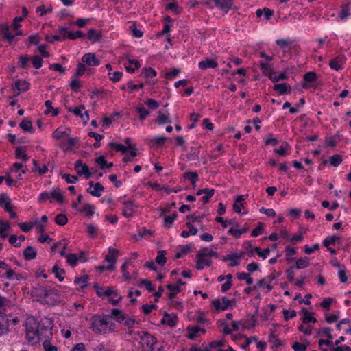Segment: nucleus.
I'll return each instance as SVG.
<instances>
[{
    "label": "nucleus",
    "mask_w": 351,
    "mask_h": 351,
    "mask_svg": "<svg viewBox=\"0 0 351 351\" xmlns=\"http://www.w3.org/2000/svg\"><path fill=\"white\" fill-rule=\"evenodd\" d=\"M110 317L121 322L125 319V316L123 313L118 309H112L110 314Z\"/></svg>",
    "instance_id": "obj_43"
},
{
    "label": "nucleus",
    "mask_w": 351,
    "mask_h": 351,
    "mask_svg": "<svg viewBox=\"0 0 351 351\" xmlns=\"http://www.w3.org/2000/svg\"><path fill=\"white\" fill-rule=\"evenodd\" d=\"M273 89L277 91L280 95H284L287 93L288 86L285 83L276 84L274 86ZM289 92L291 91V87L289 88Z\"/></svg>",
    "instance_id": "obj_35"
},
{
    "label": "nucleus",
    "mask_w": 351,
    "mask_h": 351,
    "mask_svg": "<svg viewBox=\"0 0 351 351\" xmlns=\"http://www.w3.org/2000/svg\"><path fill=\"white\" fill-rule=\"evenodd\" d=\"M29 60H30V57H29L27 56H20L19 57V62L21 64V67L22 69H27L29 66Z\"/></svg>",
    "instance_id": "obj_64"
},
{
    "label": "nucleus",
    "mask_w": 351,
    "mask_h": 351,
    "mask_svg": "<svg viewBox=\"0 0 351 351\" xmlns=\"http://www.w3.org/2000/svg\"><path fill=\"white\" fill-rule=\"evenodd\" d=\"M339 239V237L335 235L328 237L323 241V245L324 247L328 248L329 245H334Z\"/></svg>",
    "instance_id": "obj_54"
},
{
    "label": "nucleus",
    "mask_w": 351,
    "mask_h": 351,
    "mask_svg": "<svg viewBox=\"0 0 351 351\" xmlns=\"http://www.w3.org/2000/svg\"><path fill=\"white\" fill-rule=\"evenodd\" d=\"M50 196L58 203H63L64 197L60 189H55L50 193Z\"/></svg>",
    "instance_id": "obj_40"
},
{
    "label": "nucleus",
    "mask_w": 351,
    "mask_h": 351,
    "mask_svg": "<svg viewBox=\"0 0 351 351\" xmlns=\"http://www.w3.org/2000/svg\"><path fill=\"white\" fill-rule=\"evenodd\" d=\"M40 43V38L37 34H33L29 36L27 40V47H30L31 45H38Z\"/></svg>",
    "instance_id": "obj_61"
},
{
    "label": "nucleus",
    "mask_w": 351,
    "mask_h": 351,
    "mask_svg": "<svg viewBox=\"0 0 351 351\" xmlns=\"http://www.w3.org/2000/svg\"><path fill=\"white\" fill-rule=\"evenodd\" d=\"M260 69L262 71L263 73L270 78L271 75H274V71L271 68H270L269 64L265 62H260Z\"/></svg>",
    "instance_id": "obj_30"
},
{
    "label": "nucleus",
    "mask_w": 351,
    "mask_h": 351,
    "mask_svg": "<svg viewBox=\"0 0 351 351\" xmlns=\"http://www.w3.org/2000/svg\"><path fill=\"white\" fill-rule=\"evenodd\" d=\"M330 163L333 167H338L342 162V157L341 155L335 154L330 157Z\"/></svg>",
    "instance_id": "obj_50"
},
{
    "label": "nucleus",
    "mask_w": 351,
    "mask_h": 351,
    "mask_svg": "<svg viewBox=\"0 0 351 351\" xmlns=\"http://www.w3.org/2000/svg\"><path fill=\"white\" fill-rule=\"evenodd\" d=\"M10 27L8 23H3L0 25V35L2 36L3 38L6 40L8 43L11 44L14 40V35L11 34Z\"/></svg>",
    "instance_id": "obj_11"
},
{
    "label": "nucleus",
    "mask_w": 351,
    "mask_h": 351,
    "mask_svg": "<svg viewBox=\"0 0 351 351\" xmlns=\"http://www.w3.org/2000/svg\"><path fill=\"white\" fill-rule=\"evenodd\" d=\"M0 206L3 207L5 211H10V208H12L11 200L5 194L0 196Z\"/></svg>",
    "instance_id": "obj_22"
},
{
    "label": "nucleus",
    "mask_w": 351,
    "mask_h": 351,
    "mask_svg": "<svg viewBox=\"0 0 351 351\" xmlns=\"http://www.w3.org/2000/svg\"><path fill=\"white\" fill-rule=\"evenodd\" d=\"M213 2H214L216 7L224 10L226 13H227L229 10L235 8L232 0H213Z\"/></svg>",
    "instance_id": "obj_12"
},
{
    "label": "nucleus",
    "mask_w": 351,
    "mask_h": 351,
    "mask_svg": "<svg viewBox=\"0 0 351 351\" xmlns=\"http://www.w3.org/2000/svg\"><path fill=\"white\" fill-rule=\"evenodd\" d=\"M95 162L101 169H109L113 166L112 162H107L104 156H100L95 158Z\"/></svg>",
    "instance_id": "obj_28"
},
{
    "label": "nucleus",
    "mask_w": 351,
    "mask_h": 351,
    "mask_svg": "<svg viewBox=\"0 0 351 351\" xmlns=\"http://www.w3.org/2000/svg\"><path fill=\"white\" fill-rule=\"evenodd\" d=\"M71 129L66 128L62 130L61 128L56 129L52 134V137L56 140H60L65 136H69L71 134Z\"/></svg>",
    "instance_id": "obj_19"
},
{
    "label": "nucleus",
    "mask_w": 351,
    "mask_h": 351,
    "mask_svg": "<svg viewBox=\"0 0 351 351\" xmlns=\"http://www.w3.org/2000/svg\"><path fill=\"white\" fill-rule=\"evenodd\" d=\"M122 213L126 217L132 216V204L130 202H125V206L122 209Z\"/></svg>",
    "instance_id": "obj_57"
},
{
    "label": "nucleus",
    "mask_w": 351,
    "mask_h": 351,
    "mask_svg": "<svg viewBox=\"0 0 351 351\" xmlns=\"http://www.w3.org/2000/svg\"><path fill=\"white\" fill-rule=\"evenodd\" d=\"M98 228L94 224H89L87 226V233L89 237L91 238H94L97 235Z\"/></svg>",
    "instance_id": "obj_58"
},
{
    "label": "nucleus",
    "mask_w": 351,
    "mask_h": 351,
    "mask_svg": "<svg viewBox=\"0 0 351 351\" xmlns=\"http://www.w3.org/2000/svg\"><path fill=\"white\" fill-rule=\"evenodd\" d=\"M19 127L25 132L33 133L34 132L31 121L23 119L19 124Z\"/></svg>",
    "instance_id": "obj_34"
},
{
    "label": "nucleus",
    "mask_w": 351,
    "mask_h": 351,
    "mask_svg": "<svg viewBox=\"0 0 351 351\" xmlns=\"http://www.w3.org/2000/svg\"><path fill=\"white\" fill-rule=\"evenodd\" d=\"M77 141L78 140L75 138H69L66 143H61L59 144V147L64 151H66L71 149L73 146H74Z\"/></svg>",
    "instance_id": "obj_32"
},
{
    "label": "nucleus",
    "mask_w": 351,
    "mask_h": 351,
    "mask_svg": "<svg viewBox=\"0 0 351 351\" xmlns=\"http://www.w3.org/2000/svg\"><path fill=\"white\" fill-rule=\"evenodd\" d=\"M10 228L11 227L8 222L0 221V237L3 239L7 237L8 234L5 232L8 231Z\"/></svg>",
    "instance_id": "obj_38"
},
{
    "label": "nucleus",
    "mask_w": 351,
    "mask_h": 351,
    "mask_svg": "<svg viewBox=\"0 0 351 351\" xmlns=\"http://www.w3.org/2000/svg\"><path fill=\"white\" fill-rule=\"evenodd\" d=\"M43 346L45 351H57V347L51 343L50 339L44 340Z\"/></svg>",
    "instance_id": "obj_60"
},
{
    "label": "nucleus",
    "mask_w": 351,
    "mask_h": 351,
    "mask_svg": "<svg viewBox=\"0 0 351 351\" xmlns=\"http://www.w3.org/2000/svg\"><path fill=\"white\" fill-rule=\"evenodd\" d=\"M350 5V2H348L341 6V11L339 14V16L341 20H345L351 15Z\"/></svg>",
    "instance_id": "obj_26"
},
{
    "label": "nucleus",
    "mask_w": 351,
    "mask_h": 351,
    "mask_svg": "<svg viewBox=\"0 0 351 351\" xmlns=\"http://www.w3.org/2000/svg\"><path fill=\"white\" fill-rule=\"evenodd\" d=\"M199 67L202 70H205L208 68L215 69L217 66V62L213 59H206L199 62Z\"/></svg>",
    "instance_id": "obj_20"
},
{
    "label": "nucleus",
    "mask_w": 351,
    "mask_h": 351,
    "mask_svg": "<svg viewBox=\"0 0 351 351\" xmlns=\"http://www.w3.org/2000/svg\"><path fill=\"white\" fill-rule=\"evenodd\" d=\"M191 251V247L188 245H183L181 248V250L176 252V254H175V258H182L184 255L186 254L187 253H189V252Z\"/></svg>",
    "instance_id": "obj_52"
},
{
    "label": "nucleus",
    "mask_w": 351,
    "mask_h": 351,
    "mask_svg": "<svg viewBox=\"0 0 351 351\" xmlns=\"http://www.w3.org/2000/svg\"><path fill=\"white\" fill-rule=\"evenodd\" d=\"M88 279L89 276L88 275H84L82 277H76L74 280V283L83 289L87 286Z\"/></svg>",
    "instance_id": "obj_37"
},
{
    "label": "nucleus",
    "mask_w": 351,
    "mask_h": 351,
    "mask_svg": "<svg viewBox=\"0 0 351 351\" xmlns=\"http://www.w3.org/2000/svg\"><path fill=\"white\" fill-rule=\"evenodd\" d=\"M60 176L62 179H64L67 183L75 184L78 178L76 176H71L70 174L60 173Z\"/></svg>",
    "instance_id": "obj_51"
},
{
    "label": "nucleus",
    "mask_w": 351,
    "mask_h": 351,
    "mask_svg": "<svg viewBox=\"0 0 351 351\" xmlns=\"http://www.w3.org/2000/svg\"><path fill=\"white\" fill-rule=\"evenodd\" d=\"M308 344L309 342L307 344H304L296 341L293 344L292 348L294 351H306Z\"/></svg>",
    "instance_id": "obj_62"
},
{
    "label": "nucleus",
    "mask_w": 351,
    "mask_h": 351,
    "mask_svg": "<svg viewBox=\"0 0 351 351\" xmlns=\"http://www.w3.org/2000/svg\"><path fill=\"white\" fill-rule=\"evenodd\" d=\"M245 254L244 252H241V253H232L230 254H228L226 256H223L222 258V261L226 262L228 261V260H233L234 259V262H230L228 264V266L230 267H235L240 264L239 259L242 258Z\"/></svg>",
    "instance_id": "obj_14"
},
{
    "label": "nucleus",
    "mask_w": 351,
    "mask_h": 351,
    "mask_svg": "<svg viewBox=\"0 0 351 351\" xmlns=\"http://www.w3.org/2000/svg\"><path fill=\"white\" fill-rule=\"evenodd\" d=\"M125 143L127 144V146L121 143H110L109 145L114 148L117 152H120L123 154L129 153V155L125 156L123 158V161L125 162H128L132 160V144L130 143V139L129 138L125 139Z\"/></svg>",
    "instance_id": "obj_5"
},
{
    "label": "nucleus",
    "mask_w": 351,
    "mask_h": 351,
    "mask_svg": "<svg viewBox=\"0 0 351 351\" xmlns=\"http://www.w3.org/2000/svg\"><path fill=\"white\" fill-rule=\"evenodd\" d=\"M9 320L7 315L0 312V335L6 334L8 331Z\"/></svg>",
    "instance_id": "obj_18"
},
{
    "label": "nucleus",
    "mask_w": 351,
    "mask_h": 351,
    "mask_svg": "<svg viewBox=\"0 0 351 351\" xmlns=\"http://www.w3.org/2000/svg\"><path fill=\"white\" fill-rule=\"evenodd\" d=\"M158 115L155 120V122L158 125H163L171 123L169 114H164L161 111L158 112Z\"/></svg>",
    "instance_id": "obj_23"
},
{
    "label": "nucleus",
    "mask_w": 351,
    "mask_h": 351,
    "mask_svg": "<svg viewBox=\"0 0 351 351\" xmlns=\"http://www.w3.org/2000/svg\"><path fill=\"white\" fill-rule=\"evenodd\" d=\"M152 234V232L150 230L143 229L142 231L139 232L138 234H133V241H137L143 237L146 238L147 235Z\"/></svg>",
    "instance_id": "obj_49"
},
{
    "label": "nucleus",
    "mask_w": 351,
    "mask_h": 351,
    "mask_svg": "<svg viewBox=\"0 0 351 351\" xmlns=\"http://www.w3.org/2000/svg\"><path fill=\"white\" fill-rule=\"evenodd\" d=\"M167 289L170 291V292L168 293V298L169 300H171V302L173 303V299L176 296L178 293L181 291V289L177 285H173V284H168L167 285Z\"/></svg>",
    "instance_id": "obj_25"
},
{
    "label": "nucleus",
    "mask_w": 351,
    "mask_h": 351,
    "mask_svg": "<svg viewBox=\"0 0 351 351\" xmlns=\"http://www.w3.org/2000/svg\"><path fill=\"white\" fill-rule=\"evenodd\" d=\"M37 250L32 246L27 247L23 252L24 258L27 261L33 260L36 257Z\"/></svg>",
    "instance_id": "obj_21"
},
{
    "label": "nucleus",
    "mask_w": 351,
    "mask_h": 351,
    "mask_svg": "<svg viewBox=\"0 0 351 351\" xmlns=\"http://www.w3.org/2000/svg\"><path fill=\"white\" fill-rule=\"evenodd\" d=\"M139 286L144 287L149 292H154L156 290V287L152 284V281L147 279L141 280Z\"/></svg>",
    "instance_id": "obj_42"
},
{
    "label": "nucleus",
    "mask_w": 351,
    "mask_h": 351,
    "mask_svg": "<svg viewBox=\"0 0 351 351\" xmlns=\"http://www.w3.org/2000/svg\"><path fill=\"white\" fill-rule=\"evenodd\" d=\"M55 221L58 225L64 226L67 221V217L64 214H58L55 217Z\"/></svg>",
    "instance_id": "obj_53"
},
{
    "label": "nucleus",
    "mask_w": 351,
    "mask_h": 351,
    "mask_svg": "<svg viewBox=\"0 0 351 351\" xmlns=\"http://www.w3.org/2000/svg\"><path fill=\"white\" fill-rule=\"evenodd\" d=\"M81 213H84L87 216L90 217L95 213V206L90 204H86L84 206L79 210Z\"/></svg>",
    "instance_id": "obj_44"
},
{
    "label": "nucleus",
    "mask_w": 351,
    "mask_h": 351,
    "mask_svg": "<svg viewBox=\"0 0 351 351\" xmlns=\"http://www.w3.org/2000/svg\"><path fill=\"white\" fill-rule=\"evenodd\" d=\"M310 264L309 259L307 257L300 258L296 261L295 268L304 269L307 267Z\"/></svg>",
    "instance_id": "obj_45"
},
{
    "label": "nucleus",
    "mask_w": 351,
    "mask_h": 351,
    "mask_svg": "<svg viewBox=\"0 0 351 351\" xmlns=\"http://www.w3.org/2000/svg\"><path fill=\"white\" fill-rule=\"evenodd\" d=\"M59 33L63 35V39L69 38L70 40H75L77 38H83L85 36V34L80 30L73 33L69 32L67 27L63 26L60 27Z\"/></svg>",
    "instance_id": "obj_9"
},
{
    "label": "nucleus",
    "mask_w": 351,
    "mask_h": 351,
    "mask_svg": "<svg viewBox=\"0 0 351 351\" xmlns=\"http://www.w3.org/2000/svg\"><path fill=\"white\" fill-rule=\"evenodd\" d=\"M317 75L313 71H310L304 74V80L305 82L309 83V87L317 88L318 84L317 83Z\"/></svg>",
    "instance_id": "obj_16"
},
{
    "label": "nucleus",
    "mask_w": 351,
    "mask_h": 351,
    "mask_svg": "<svg viewBox=\"0 0 351 351\" xmlns=\"http://www.w3.org/2000/svg\"><path fill=\"white\" fill-rule=\"evenodd\" d=\"M189 332L187 337L189 339H194L195 337L199 336L200 328L197 326H188L186 328Z\"/></svg>",
    "instance_id": "obj_29"
},
{
    "label": "nucleus",
    "mask_w": 351,
    "mask_h": 351,
    "mask_svg": "<svg viewBox=\"0 0 351 351\" xmlns=\"http://www.w3.org/2000/svg\"><path fill=\"white\" fill-rule=\"evenodd\" d=\"M15 154L17 158H21L23 162H27L29 158L27 154L22 151V149L20 147H18L16 149Z\"/></svg>",
    "instance_id": "obj_56"
},
{
    "label": "nucleus",
    "mask_w": 351,
    "mask_h": 351,
    "mask_svg": "<svg viewBox=\"0 0 351 351\" xmlns=\"http://www.w3.org/2000/svg\"><path fill=\"white\" fill-rule=\"evenodd\" d=\"M237 276L238 279L240 280H245L247 285H252L253 282V279L248 273H245V272L237 273Z\"/></svg>",
    "instance_id": "obj_46"
},
{
    "label": "nucleus",
    "mask_w": 351,
    "mask_h": 351,
    "mask_svg": "<svg viewBox=\"0 0 351 351\" xmlns=\"http://www.w3.org/2000/svg\"><path fill=\"white\" fill-rule=\"evenodd\" d=\"M53 322L45 317L37 321L34 317H29L26 322V337L28 342L34 345L42 339H50L52 337Z\"/></svg>",
    "instance_id": "obj_1"
},
{
    "label": "nucleus",
    "mask_w": 351,
    "mask_h": 351,
    "mask_svg": "<svg viewBox=\"0 0 351 351\" xmlns=\"http://www.w3.org/2000/svg\"><path fill=\"white\" fill-rule=\"evenodd\" d=\"M29 83L25 80H16L12 85V88L13 90L16 89L19 92L14 95V97L18 96L20 94L21 91H26L29 89Z\"/></svg>",
    "instance_id": "obj_15"
},
{
    "label": "nucleus",
    "mask_w": 351,
    "mask_h": 351,
    "mask_svg": "<svg viewBox=\"0 0 351 351\" xmlns=\"http://www.w3.org/2000/svg\"><path fill=\"white\" fill-rule=\"evenodd\" d=\"M74 168L79 176H84L86 180L89 179L92 176V173L89 171L88 165L83 163L81 160L76 161Z\"/></svg>",
    "instance_id": "obj_8"
},
{
    "label": "nucleus",
    "mask_w": 351,
    "mask_h": 351,
    "mask_svg": "<svg viewBox=\"0 0 351 351\" xmlns=\"http://www.w3.org/2000/svg\"><path fill=\"white\" fill-rule=\"evenodd\" d=\"M104 191V187L99 182H97L94 184L93 190H91L90 187L87 189L88 193L97 197H99L101 195V192Z\"/></svg>",
    "instance_id": "obj_24"
},
{
    "label": "nucleus",
    "mask_w": 351,
    "mask_h": 351,
    "mask_svg": "<svg viewBox=\"0 0 351 351\" xmlns=\"http://www.w3.org/2000/svg\"><path fill=\"white\" fill-rule=\"evenodd\" d=\"M178 321V316L175 314H169L165 312L163 317L161 319V324L167 325L170 327H174L176 326Z\"/></svg>",
    "instance_id": "obj_13"
},
{
    "label": "nucleus",
    "mask_w": 351,
    "mask_h": 351,
    "mask_svg": "<svg viewBox=\"0 0 351 351\" xmlns=\"http://www.w3.org/2000/svg\"><path fill=\"white\" fill-rule=\"evenodd\" d=\"M118 250L110 247L108 252L105 256V260L110 264L107 266L108 270H113L114 269V263H116V256L118 254Z\"/></svg>",
    "instance_id": "obj_10"
},
{
    "label": "nucleus",
    "mask_w": 351,
    "mask_h": 351,
    "mask_svg": "<svg viewBox=\"0 0 351 351\" xmlns=\"http://www.w3.org/2000/svg\"><path fill=\"white\" fill-rule=\"evenodd\" d=\"M156 338L147 332H137L133 337V346L139 351H154Z\"/></svg>",
    "instance_id": "obj_2"
},
{
    "label": "nucleus",
    "mask_w": 351,
    "mask_h": 351,
    "mask_svg": "<svg viewBox=\"0 0 351 351\" xmlns=\"http://www.w3.org/2000/svg\"><path fill=\"white\" fill-rule=\"evenodd\" d=\"M63 245V249L60 252V256H65L66 258V262L72 267L75 266L79 261V258L76 254L71 253L67 255L66 254V248L68 245V241L66 240L60 241L59 242L54 243L51 247V250L54 251L59 245Z\"/></svg>",
    "instance_id": "obj_4"
},
{
    "label": "nucleus",
    "mask_w": 351,
    "mask_h": 351,
    "mask_svg": "<svg viewBox=\"0 0 351 351\" xmlns=\"http://www.w3.org/2000/svg\"><path fill=\"white\" fill-rule=\"evenodd\" d=\"M178 217L176 213H174L171 215H166L164 217V225L167 228L171 227L174 220Z\"/></svg>",
    "instance_id": "obj_48"
},
{
    "label": "nucleus",
    "mask_w": 351,
    "mask_h": 351,
    "mask_svg": "<svg viewBox=\"0 0 351 351\" xmlns=\"http://www.w3.org/2000/svg\"><path fill=\"white\" fill-rule=\"evenodd\" d=\"M166 251L165 250H160L158 252V255L155 258V262L158 265L163 266L167 262V258L165 257Z\"/></svg>",
    "instance_id": "obj_39"
},
{
    "label": "nucleus",
    "mask_w": 351,
    "mask_h": 351,
    "mask_svg": "<svg viewBox=\"0 0 351 351\" xmlns=\"http://www.w3.org/2000/svg\"><path fill=\"white\" fill-rule=\"evenodd\" d=\"M32 62L34 67L38 69L42 66L43 60L40 56H35L32 58Z\"/></svg>",
    "instance_id": "obj_63"
},
{
    "label": "nucleus",
    "mask_w": 351,
    "mask_h": 351,
    "mask_svg": "<svg viewBox=\"0 0 351 351\" xmlns=\"http://www.w3.org/2000/svg\"><path fill=\"white\" fill-rule=\"evenodd\" d=\"M52 293V290L47 289L42 286L34 287L30 291V294L36 300L40 301L45 299Z\"/></svg>",
    "instance_id": "obj_6"
},
{
    "label": "nucleus",
    "mask_w": 351,
    "mask_h": 351,
    "mask_svg": "<svg viewBox=\"0 0 351 351\" xmlns=\"http://www.w3.org/2000/svg\"><path fill=\"white\" fill-rule=\"evenodd\" d=\"M88 38L93 43L99 41L101 38V34L99 32H97L93 29H90L88 32Z\"/></svg>",
    "instance_id": "obj_36"
},
{
    "label": "nucleus",
    "mask_w": 351,
    "mask_h": 351,
    "mask_svg": "<svg viewBox=\"0 0 351 351\" xmlns=\"http://www.w3.org/2000/svg\"><path fill=\"white\" fill-rule=\"evenodd\" d=\"M141 75L145 78H152L156 75V71L151 67H145L143 69Z\"/></svg>",
    "instance_id": "obj_47"
},
{
    "label": "nucleus",
    "mask_w": 351,
    "mask_h": 351,
    "mask_svg": "<svg viewBox=\"0 0 351 351\" xmlns=\"http://www.w3.org/2000/svg\"><path fill=\"white\" fill-rule=\"evenodd\" d=\"M199 149L198 147H191L190 152H189L186 157L189 160H195L199 158Z\"/></svg>",
    "instance_id": "obj_41"
},
{
    "label": "nucleus",
    "mask_w": 351,
    "mask_h": 351,
    "mask_svg": "<svg viewBox=\"0 0 351 351\" xmlns=\"http://www.w3.org/2000/svg\"><path fill=\"white\" fill-rule=\"evenodd\" d=\"M183 177L186 180H190L191 184L195 186L196 182L198 180V174L194 171H186L184 173Z\"/></svg>",
    "instance_id": "obj_31"
},
{
    "label": "nucleus",
    "mask_w": 351,
    "mask_h": 351,
    "mask_svg": "<svg viewBox=\"0 0 351 351\" xmlns=\"http://www.w3.org/2000/svg\"><path fill=\"white\" fill-rule=\"evenodd\" d=\"M157 308L158 306L156 304H145L141 306L142 311L145 315L149 314L153 310L157 309Z\"/></svg>",
    "instance_id": "obj_59"
},
{
    "label": "nucleus",
    "mask_w": 351,
    "mask_h": 351,
    "mask_svg": "<svg viewBox=\"0 0 351 351\" xmlns=\"http://www.w3.org/2000/svg\"><path fill=\"white\" fill-rule=\"evenodd\" d=\"M82 60L89 66H97L99 64V60L96 58L95 54L93 53L84 54Z\"/></svg>",
    "instance_id": "obj_17"
},
{
    "label": "nucleus",
    "mask_w": 351,
    "mask_h": 351,
    "mask_svg": "<svg viewBox=\"0 0 351 351\" xmlns=\"http://www.w3.org/2000/svg\"><path fill=\"white\" fill-rule=\"evenodd\" d=\"M52 272L60 282L64 280V277L63 275L65 274V270L64 269H60L58 265H55L52 267Z\"/></svg>",
    "instance_id": "obj_33"
},
{
    "label": "nucleus",
    "mask_w": 351,
    "mask_h": 351,
    "mask_svg": "<svg viewBox=\"0 0 351 351\" xmlns=\"http://www.w3.org/2000/svg\"><path fill=\"white\" fill-rule=\"evenodd\" d=\"M136 111L139 113V119L144 120L150 114L149 111L143 106H137Z\"/></svg>",
    "instance_id": "obj_55"
},
{
    "label": "nucleus",
    "mask_w": 351,
    "mask_h": 351,
    "mask_svg": "<svg viewBox=\"0 0 351 351\" xmlns=\"http://www.w3.org/2000/svg\"><path fill=\"white\" fill-rule=\"evenodd\" d=\"M222 302L221 304L220 299H215L212 301V304L215 307L216 312L226 311L232 305V301L226 296L222 297Z\"/></svg>",
    "instance_id": "obj_7"
},
{
    "label": "nucleus",
    "mask_w": 351,
    "mask_h": 351,
    "mask_svg": "<svg viewBox=\"0 0 351 351\" xmlns=\"http://www.w3.org/2000/svg\"><path fill=\"white\" fill-rule=\"evenodd\" d=\"M212 261L206 258H197L196 268L198 270L204 269V266L210 267L212 265Z\"/></svg>",
    "instance_id": "obj_27"
},
{
    "label": "nucleus",
    "mask_w": 351,
    "mask_h": 351,
    "mask_svg": "<svg viewBox=\"0 0 351 351\" xmlns=\"http://www.w3.org/2000/svg\"><path fill=\"white\" fill-rule=\"evenodd\" d=\"M109 322L106 316L94 315L91 319V328L97 333H105L108 330Z\"/></svg>",
    "instance_id": "obj_3"
}]
</instances>
